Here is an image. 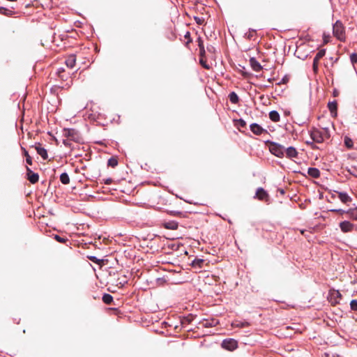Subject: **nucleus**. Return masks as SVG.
I'll return each instance as SVG.
<instances>
[{"label": "nucleus", "instance_id": "nucleus-23", "mask_svg": "<svg viewBox=\"0 0 357 357\" xmlns=\"http://www.w3.org/2000/svg\"><path fill=\"white\" fill-rule=\"evenodd\" d=\"M229 98L233 104H237L239 101L238 95L235 92H231L229 95Z\"/></svg>", "mask_w": 357, "mask_h": 357}, {"label": "nucleus", "instance_id": "nucleus-47", "mask_svg": "<svg viewBox=\"0 0 357 357\" xmlns=\"http://www.w3.org/2000/svg\"><path fill=\"white\" fill-rule=\"evenodd\" d=\"M197 43H198L199 48H200L201 47H204V42H203L202 39L200 37L198 38Z\"/></svg>", "mask_w": 357, "mask_h": 357}, {"label": "nucleus", "instance_id": "nucleus-4", "mask_svg": "<svg viewBox=\"0 0 357 357\" xmlns=\"http://www.w3.org/2000/svg\"><path fill=\"white\" fill-rule=\"evenodd\" d=\"M64 135L69 139L76 142H79L80 140V136L78 132L75 129L68 128L63 130Z\"/></svg>", "mask_w": 357, "mask_h": 357}, {"label": "nucleus", "instance_id": "nucleus-14", "mask_svg": "<svg viewBox=\"0 0 357 357\" xmlns=\"http://www.w3.org/2000/svg\"><path fill=\"white\" fill-rule=\"evenodd\" d=\"M66 65L67 67L70 68H73L76 63V56L74 54L69 55L66 59L65 61Z\"/></svg>", "mask_w": 357, "mask_h": 357}, {"label": "nucleus", "instance_id": "nucleus-48", "mask_svg": "<svg viewBox=\"0 0 357 357\" xmlns=\"http://www.w3.org/2000/svg\"><path fill=\"white\" fill-rule=\"evenodd\" d=\"M63 72H64V69L60 68V69H59L58 73H57L59 76L61 77V79H65V77H63L62 75H61Z\"/></svg>", "mask_w": 357, "mask_h": 357}, {"label": "nucleus", "instance_id": "nucleus-49", "mask_svg": "<svg viewBox=\"0 0 357 357\" xmlns=\"http://www.w3.org/2000/svg\"><path fill=\"white\" fill-rule=\"evenodd\" d=\"M207 50L209 52H215V47L212 45L207 46Z\"/></svg>", "mask_w": 357, "mask_h": 357}, {"label": "nucleus", "instance_id": "nucleus-36", "mask_svg": "<svg viewBox=\"0 0 357 357\" xmlns=\"http://www.w3.org/2000/svg\"><path fill=\"white\" fill-rule=\"evenodd\" d=\"M250 325V324L247 321H239V322H236V324H234V326H236V327H238V328H243V327H246V326H248Z\"/></svg>", "mask_w": 357, "mask_h": 357}, {"label": "nucleus", "instance_id": "nucleus-32", "mask_svg": "<svg viewBox=\"0 0 357 357\" xmlns=\"http://www.w3.org/2000/svg\"><path fill=\"white\" fill-rule=\"evenodd\" d=\"M350 60L353 65L354 69L356 70L355 64L357 63V53H353L350 55Z\"/></svg>", "mask_w": 357, "mask_h": 357}, {"label": "nucleus", "instance_id": "nucleus-21", "mask_svg": "<svg viewBox=\"0 0 357 357\" xmlns=\"http://www.w3.org/2000/svg\"><path fill=\"white\" fill-rule=\"evenodd\" d=\"M60 181L61 182L64 184L67 185L70 183V178L67 173H62L60 176Z\"/></svg>", "mask_w": 357, "mask_h": 357}, {"label": "nucleus", "instance_id": "nucleus-34", "mask_svg": "<svg viewBox=\"0 0 357 357\" xmlns=\"http://www.w3.org/2000/svg\"><path fill=\"white\" fill-rule=\"evenodd\" d=\"M245 35L248 39L251 40L254 36L257 35V31L254 29H250Z\"/></svg>", "mask_w": 357, "mask_h": 357}, {"label": "nucleus", "instance_id": "nucleus-38", "mask_svg": "<svg viewBox=\"0 0 357 357\" xmlns=\"http://www.w3.org/2000/svg\"><path fill=\"white\" fill-rule=\"evenodd\" d=\"M319 62V61L313 60L312 69L315 74L317 73V72H318Z\"/></svg>", "mask_w": 357, "mask_h": 357}, {"label": "nucleus", "instance_id": "nucleus-6", "mask_svg": "<svg viewBox=\"0 0 357 357\" xmlns=\"http://www.w3.org/2000/svg\"><path fill=\"white\" fill-rule=\"evenodd\" d=\"M222 347L229 351H233L237 348L238 343L234 339H227L223 340Z\"/></svg>", "mask_w": 357, "mask_h": 357}, {"label": "nucleus", "instance_id": "nucleus-16", "mask_svg": "<svg viewBox=\"0 0 357 357\" xmlns=\"http://www.w3.org/2000/svg\"><path fill=\"white\" fill-rule=\"evenodd\" d=\"M338 195V198L341 200V202L344 204H347L348 202H351L352 199L351 197L348 195L347 193L343 192H337Z\"/></svg>", "mask_w": 357, "mask_h": 357}, {"label": "nucleus", "instance_id": "nucleus-24", "mask_svg": "<svg viewBox=\"0 0 357 357\" xmlns=\"http://www.w3.org/2000/svg\"><path fill=\"white\" fill-rule=\"evenodd\" d=\"M102 301L107 305H110L113 301V297L109 294H105L102 296Z\"/></svg>", "mask_w": 357, "mask_h": 357}, {"label": "nucleus", "instance_id": "nucleus-20", "mask_svg": "<svg viewBox=\"0 0 357 357\" xmlns=\"http://www.w3.org/2000/svg\"><path fill=\"white\" fill-rule=\"evenodd\" d=\"M193 319H194V317H193L192 314H189L187 317H184L181 319V324L183 326H186L188 324H190L192 322V321L193 320Z\"/></svg>", "mask_w": 357, "mask_h": 357}, {"label": "nucleus", "instance_id": "nucleus-12", "mask_svg": "<svg viewBox=\"0 0 357 357\" xmlns=\"http://www.w3.org/2000/svg\"><path fill=\"white\" fill-rule=\"evenodd\" d=\"M162 226L167 229L175 230L177 229L178 224L174 220L165 221L162 223Z\"/></svg>", "mask_w": 357, "mask_h": 357}, {"label": "nucleus", "instance_id": "nucleus-50", "mask_svg": "<svg viewBox=\"0 0 357 357\" xmlns=\"http://www.w3.org/2000/svg\"><path fill=\"white\" fill-rule=\"evenodd\" d=\"M112 183V178L104 179V183L105 184L109 185Z\"/></svg>", "mask_w": 357, "mask_h": 357}, {"label": "nucleus", "instance_id": "nucleus-11", "mask_svg": "<svg viewBox=\"0 0 357 357\" xmlns=\"http://www.w3.org/2000/svg\"><path fill=\"white\" fill-rule=\"evenodd\" d=\"M284 153L286 154V157L290 159L297 158L298 154L297 150L293 146H289L286 149H284Z\"/></svg>", "mask_w": 357, "mask_h": 357}, {"label": "nucleus", "instance_id": "nucleus-46", "mask_svg": "<svg viewBox=\"0 0 357 357\" xmlns=\"http://www.w3.org/2000/svg\"><path fill=\"white\" fill-rule=\"evenodd\" d=\"M185 38L188 39V42L187 43H191L192 42V40L190 39V33L189 31H188L185 35Z\"/></svg>", "mask_w": 357, "mask_h": 357}, {"label": "nucleus", "instance_id": "nucleus-7", "mask_svg": "<svg viewBox=\"0 0 357 357\" xmlns=\"http://www.w3.org/2000/svg\"><path fill=\"white\" fill-rule=\"evenodd\" d=\"M255 198L258 199L260 201L268 202L269 195L268 192L262 188H259L255 194Z\"/></svg>", "mask_w": 357, "mask_h": 357}, {"label": "nucleus", "instance_id": "nucleus-26", "mask_svg": "<svg viewBox=\"0 0 357 357\" xmlns=\"http://www.w3.org/2000/svg\"><path fill=\"white\" fill-rule=\"evenodd\" d=\"M204 263V260L202 259H195L192 261V265L194 267L202 268V264Z\"/></svg>", "mask_w": 357, "mask_h": 357}, {"label": "nucleus", "instance_id": "nucleus-30", "mask_svg": "<svg viewBox=\"0 0 357 357\" xmlns=\"http://www.w3.org/2000/svg\"><path fill=\"white\" fill-rule=\"evenodd\" d=\"M22 149L23 150L24 155L26 157V163L30 165H32L31 157L29 155L28 151L25 149H24V148H22Z\"/></svg>", "mask_w": 357, "mask_h": 357}, {"label": "nucleus", "instance_id": "nucleus-43", "mask_svg": "<svg viewBox=\"0 0 357 357\" xmlns=\"http://www.w3.org/2000/svg\"><path fill=\"white\" fill-rule=\"evenodd\" d=\"M238 126H241V127H242V128H244V127H245V126H246V123H245V121H243V119H239V120L238 121Z\"/></svg>", "mask_w": 357, "mask_h": 357}, {"label": "nucleus", "instance_id": "nucleus-41", "mask_svg": "<svg viewBox=\"0 0 357 357\" xmlns=\"http://www.w3.org/2000/svg\"><path fill=\"white\" fill-rule=\"evenodd\" d=\"M195 20L198 24H202L204 22V19L202 17H195Z\"/></svg>", "mask_w": 357, "mask_h": 357}, {"label": "nucleus", "instance_id": "nucleus-40", "mask_svg": "<svg viewBox=\"0 0 357 357\" xmlns=\"http://www.w3.org/2000/svg\"><path fill=\"white\" fill-rule=\"evenodd\" d=\"M89 259L91 261H93V262H94V263H96V264H101V262H102V260H100V259H97L96 257H93V256L89 257Z\"/></svg>", "mask_w": 357, "mask_h": 357}, {"label": "nucleus", "instance_id": "nucleus-42", "mask_svg": "<svg viewBox=\"0 0 357 357\" xmlns=\"http://www.w3.org/2000/svg\"><path fill=\"white\" fill-rule=\"evenodd\" d=\"M205 54H206V52H205L204 47H201L199 48V56H200V58L205 57Z\"/></svg>", "mask_w": 357, "mask_h": 357}, {"label": "nucleus", "instance_id": "nucleus-3", "mask_svg": "<svg viewBox=\"0 0 357 357\" xmlns=\"http://www.w3.org/2000/svg\"><path fill=\"white\" fill-rule=\"evenodd\" d=\"M333 35L340 40L344 41L346 38L345 29L343 24L337 20L333 26Z\"/></svg>", "mask_w": 357, "mask_h": 357}, {"label": "nucleus", "instance_id": "nucleus-17", "mask_svg": "<svg viewBox=\"0 0 357 357\" xmlns=\"http://www.w3.org/2000/svg\"><path fill=\"white\" fill-rule=\"evenodd\" d=\"M307 174H309V176L314 178H317L320 176V171L315 167L308 168Z\"/></svg>", "mask_w": 357, "mask_h": 357}, {"label": "nucleus", "instance_id": "nucleus-29", "mask_svg": "<svg viewBox=\"0 0 357 357\" xmlns=\"http://www.w3.org/2000/svg\"><path fill=\"white\" fill-rule=\"evenodd\" d=\"M218 324V321L215 319H213L211 321L206 320L204 322H203V326L205 327H212L215 326Z\"/></svg>", "mask_w": 357, "mask_h": 357}, {"label": "nucleus", "instance_id": "nucleus-31", "mask_svg": "<svg viewBox=\"0 0 357 357\" xmlns=\"http://www.w3.org/2000/svg\"><path fill=\"white\" fill-rule=\"evenodd\" d=\"M0 13L10 16L13 14V11L3 7H0Z\"/></svg>", "mask_w": 357, "mask_h": 357}, {"label": "nucleus", "instance_id": "nucleus-45", "mask_svg": "<svg viewBox=\"0 0 357 357\" xmlns=\"http://www.w3.org/2000/svg\"><path fill=\"white\" fill-rule=\"evenodd\" d=\"M332 212H336V213H338L340 214H343L344 213H346L347 211H344V210H342V209H331L330 210Z\"/></svg>", "mask_w": 357, "mask_h": 357}, {"label": "nucleus", "instance_id": "nucleus-37", "mask_svg": "<svg viewBox=\"0 0 357 357\" xmlns=\"http://www.w3.org/2000/svg\"><path fill=\"white\" fill-rule=\"evenodd\" d=\"M351 309L357 311V300H352L350 303Z\"/></svg>", "mask_w": 357, "mask_h": 357}, {"label": "nucleus", "instance_id": "nucleus-19", "mask_svg": "<svg viewBox=\"0 0 357 357\" xmlns=\"http://www.w3.org/2000/svg\"><path fill=\"white\" fill-rule=\"evenodd\" d=\"M269 118L274 122H278L280 121V114L277 111H271L269 113Z\"/></svg>", "mask_w": 357, "mask_h": 357}, {"label": "nucleus", "instance_id": "nucleus-25", "mask_svg": "<svg viewBox=\"0 0 357 357\" xmlns=\"http://www.w3.org/2000/svg\"><path fill=\"white\" fill-rule=\"evenodd\" d=\"M344 145L346 146V147L349 149H352L354 146V143H353L352 139L347 136L344 137Z\"/></svg>", "mask_w": 357, "mask_h": 357}, {"label": "nucleus", "instance_id": "nucleus-15", "mask_svg": "<svg viewBox=\"0 0 357 357\" xmlns=\"http://www.w3.org/2000/svg\"><path fill=\"white\" fill-rule=\"evenodd\" d=\"M328 108L333 116H337V101L329 102L328 103Z\"/></svg>", "mask_w": 357, "mask_h": 357}, {"label": "nucleus", "instance_id": "nucleus-28", "mask_svg": "<svg viewBox=\"0 0 357 357\" xmlns=\"http://www.w3.org/2000/svg\"><path fill=\"white\" fill-rule=\"evenodd\" d=\"M118 165V160L115 157H112L108 160L107 165L112 167H115Z\"/></svg>", "mask_w": 357, "mask_h": 357}, {"label": "nucleus", "instance_id": "nucleus-9", "mask_svg": "<svg viewBox=\"0 0 357 357\" xmlns=\"http://www.w3.org/2000/svg\"><path fill=\"white\" fill-rule=\"evenodd\" d=\"M26 176L27 179L33 184L36 183L39 179V175L37 173H34L32 170L26 167Z\"/></svg>", "mask_w": 357, "mask_h": 357}, {"label": "nucleus", "instance_id": "nucleus-5", "mask_svg": "<svg viewBox=\"0 0 357 357\" xmlns=\"http://www.w3.org/2000/svg\"><path fill=\"white\" fill-rule=\"evenodd\" d=\"M342 298V294L337 290H331L328 296V301L332 305H336L340 303Z\"/></svg>", "mask_w": 357, "mask_h": 357}, {"label": "nucleus", "instance_id": "nucleus-2", "mask_svg": "<svg viewBox=\"0 0 357 357\" xmlns=\"http://www.w3.org/2000/svg\"><path fill=\"white\" fill-rule=\"evenodd\" d=\"M266 144L268 146L270 152L278 158H282L284 155V147L281 144L268 141Z\"/></svg>", "mask_w": 357, "mask_h": 357}, {"label": "nucleus", "instance_id": "nucleus-44", "mask_svg": "<svg viewBox=\"0 0 357 357\" xmlns=\"http://www.w3.org/2000/svg\"><path fill=\"white\" fill-rule=\"evenodd\" d=\"M350 174L356 177H357V169L356 167L352 168V169L349 170Z\"/></svg>", "mask_w": 357, "mask_h": 357}, {"label": "nucleus", "instance_id": "nucleus-22", "mask_svg": "<svg viewBox=\"0 0 357 357\" xmlns=\"http://www.w3.org/2000/svg\"><path fill=\"white\" fill-rule=\"evenodd\" d=\"M346 213L349 215V217L351 219L357 220V208H351L348 210Z\"/></svg>", "mask_w": 357, "mask_h": 357}, {"label": "nucleus", "instance_id": "nucleus-8", "mask_svg": "<svg viewBox=\"0 0 357 357\" xmlns=\"http://www.w3.org/2000/svg\"><path fill=\"white\" fill-rule=\"evenodd\" d=\"M340 228L344 233L351 232L354 228V225L349 221H343L340 223Z\"/></svg>", "mask_w": 357, "mask_h": 357}, {"label": "nucleus", "instance_id": "nucleus-33", "mask_svg": "<svg viewBox=\"0 0 357 357\" xmlns=\"http://www.w3.org/2000/svg\"><path fill=\"white\" fill-rule=\"evenodd\" d=\"M199 63L205 69H207V70L211 69V66L207 63V62L205 59V57L200 58Z\"/></svg>", "mask_w": 357, "mask_h": 357}, {"label": "nucleus", "instance_id": "nucleus-18", "mask_svg": "<svg viewBox=\"0 0 357 357\" xmlns=\"http://www.w3.org/2000/svg\"><path fill=\"white\" fill-rule=\"evenodd\" d=\"M35 149L37 151V153L44 159L46 160L47 158V150L44 148L41 147L40 146V144L38 145H36L35 146Z\"/></svg>", "mask_w": 357, "mask_h": 357}, {"label": "nucleus", "instance_id": "nucleus-1", "mask_svg": "<svg viewBox=\"0 0 357 357\" xmlns=\"http://www.w3.org/2000/svg\"><path fill=\"white\" fill-rule=\"evenodd\" d=\"M310 135L312 142H307L306 143L310 145L312 149H317L314 142L322 143L330 137L329 130L327 128L318 129L312 128L310 132Z\"/></svg>", "mask_w": 357, "mask_h": 357}, {"label": "nucleus", "instance_id": "nucleus-13", "mask_svg": "<svg viewBox=\"0 0 357 357\" xmlns=\"http://www.w3.org/2000/svg\"><path fill=\"white\" fill-rule=\"evenodd\" d=\"M250 65L251 66L253 70L255 72H259L262 70V66L261 64L256 60L255 58L251 57L249 60Z\"/></svg>", "mask_w": 357, "mask_h": 357}, {"label": "nucleus", "instance_id": "nucleus-35", "mask_svg": "<svg viewBox=\"0 0 357 357\" xmlns=\"http://www.w3.org/2000/svg\"><path fill=\"white\" fill-rule=\"evenodd\" d=\"M54 238L56 241H58V242H59V243H66V242L68 241V238H66V237H61V236H59V235H54Z\"/></svg>", "mask_w": 357, "mask_h": 357}, {"label": "nucleus", "instance_id": "nucleus-10", "mask_svg": "<svg viewBox=\"0 0 357 357\" xmlns=\"http://www.w3.org/2000/svg\"><path fill=\"white\" fill-rule=\"evenodd\" d=\"M250 130L254 134H255L257 135H260L264 132L267 133V130L264 129L261 126H260L257 123L251 124Z\"/></svg>", "mask_w": 357, "mask_h": 357}, {"label": "nucleus", "instance_id": "nucleus-39", "mask_svg": "<svg viewBox=\"0 0 357 357\" xmlns=\"http://www.w3.org/2000/svg\"><path fill=\"white\" fill-rule=\"evenodd\" d=\"M289 81V76L285 75L282 80L278 83V84H285Z\"/></svg>", "mask_w": 357, "mask_h": 357}, {"label": "nucleus", "instance_id": "nucleus-27", "mask_svg": "<svg viewBox=\"0 0 357 357\" xmlns=\"http://www.w3.org/2000/svg\"><path fill=\"white\" fill-rule=\"evenodd\" d=\"M326 54V50L322 49V50H320L316 54V56H314V59L313 60H315V61H319V60L323 57L324 56V55Z\"/></svg>", "mask_w": 357, "mask_h": 357}]
</instances>
